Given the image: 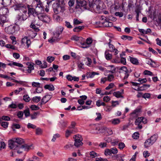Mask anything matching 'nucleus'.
Wrapping results in <instances>:
<instances>
[{
    "mask_svg": "<svg viewBox=\"0 0 161 161\" xmlns=\"http://www.w3.org/2000/svg\"><path fill=\"white\" fill-rule=\"evenodd\" d=\"M17 107V105L14 102H12V103L9 105L8 106V108H16Z\"/></svg>",
    "mask_w": 161,
    "mask_h": 161,
    "instance_id": "37998d69",
    "label": "nucleus"
},
{
    "mask_svg": "<svg viewBox=\"0 0 161 161\" xmlns=\"http://www.w3.org/2000/svg\"><path fill=\"white\" fill-rule=\"evenodd\" d=\"M141 111V109L139 108H136L132 113H131V115L135 116H137L138 115Z\"/></svg>",
    "mask_w": 161,
    "mask_h": 161,
    "instance_id": "c756f323",
    "label": "nucleus"
},
{
    "mask_svg": "<svg viewBox=\"0 0 161 161\" xmlns=\"http://www.w3.org/2000/svg\"><path fill=\"white\" fill-rule=\"evenodd\" d=\"M28 161H40V159L37 157L33 156L32 157L28 159Z\"/></svg>",
    "mask_w": 161,
    "mask_h": 161,
    "instance_id": "c9c22d12",
    "label": "nucleus"
},
{
    "mask_svg": "<svg viewBox=\"0 0 161 161\" xmlns=\"http://www.w3.org/2000/svg\"><path fill=\"white\" fill-rule=\"evenodd\" d=\"M60 9V11L61 12H63L65 10L64 7H58V8L55 9L54 10V13L57 14L58 13Z\"/></svg>",
    "mask_w": 161,
    "mask_h": 161,
    "instance_id": "a19ab883",
    "label": "nucleus"
},
{
    "mask_svg": "<svg viewBox=\"0 0 161 161\" xmlns=\"http://www.w3.org/2000/svg\"><path fill=\"white\" fill-rule=\"evenodd\" d=\"M12 138L17 145H21L24 142V139L20 138L15 137Z\"/></svg>",
    "mask_w": 161,
    "mask_h": 161,
    "instance_id": "412c9836",
    "label": "nucleus"
},
{
    "mask_svg": "<svg viewBox=\"0 0 161 161\" xmlns=\"http://www.w3.org/2000/svg\"><path fill=\"white\" fill-rule=\"evenodd\" d=\"M99 73L95 72H87L86 74V76L87 78H92L96 75H99Z\"/></svg>",
    "mask_w": 161,
    "mask_h": 161,
    "instance_id": "f3484780",
    "label": "nucleus"
},
{
    "mask_svg": "<svg viewBox=\"0 0 161 161\" xmlns=\"http://www.w3.org/2000/svg\"><path fill=\"white\" fill-rule=\"evenodd\" d=\"M23 146L25 151H28L29 150L33 149L34 148V147L32 145H28L26 144H25L23 145Z\"/></svg>",
    "mask_w": 161,
    "mask_h": 161,
    "instance_id": "b1692460",
    "label": "nucleus"
},
{
    "mask_svg": "<svg viewBox=\"0 0 161 161\" xmlns=\"http://www.w3.org/2000/svg\"><path fill=\"white\" fill-rule=\"evenodd\" d=\"M41 13L38 15V19L40 20L47 23L49 22L50 21V17L47 15L43 14Z\"/></svg>",
    "mask_w": 161,
    "mask_h": 161,
    "instance_id": "6e6552de",
    "label": "nucleus"
},
{
    "mask_svg": "<svg viewBox=\"0 0 161 161\" xmlns=\"http://www.w3.org/2000/svg\"><path fill=\"white\" fill-rule=\"evenodd\" d=\"M21 43L24 45L26 44L27 47L28 48L31 45V41L27 37H25L22 39Z\"/></svg>",
    "mask_w": 161,
    "mask_h": 161,
    "instance_id": "4468645a",
    "label": "nucleus"
},
{
    "mask_svg": "<svg viewBox=\"0 0 161 161\" xmlns=\"http://www.w3.org/2000/svg\"><path fill=\"white\" fill-rule=\"evenodd\" d=\"M104 109L105 111L106 112H110L112 110V108L111 106H106L104 108Z\"/></svg>",
    "mask_w": 161,
    "mask_h": 161,
    "instance_id": "774afa93",
    "label": "nucleus"
},
{
    "mask_svg": "<svg viewBox=\"0 0 161 161\" xmlns=\"http://www.w3.org/2000/svg\"><path fill=\"white\" fill-rule=\"evenodd\" d=\"M28 14L29 16L31 15H36L38 16L40 14L43 13L44 12V8L41 5L39 4H38L36 7V11L35 9L30 6L28 7Z\"/></svg>",
    "mask_w": 161,
    "mask_h": 161,
    "instance_id": "f03ea898",
    "label": "nucleus"
},
{
    "mask_svg": "<svg viewBox=\"0 0 161 161\" xmlns=\"http://www.w3.org/2000/svg\"><path fill=\"white\" fill-rule=\"evenodd\" d=\"M14 151H16L17 153L18 154H21L24 151H25L23 145L21 146H19V147H18L17 149Z\"/></svg>",
    "mask_w": 161,
    "mask_h": 161,
    "instance_id": "c85d7f7f",
    "label": "nucleus"
},
{
    "mask_svg": "<svg viewBox=\"0 0 161 161\" xmlns=\"http://www.w3.org/2000/svg\"><path fill=\"white\" fill-rule=\"evenodd\" d=\"M51 98V97L50 95H47L44 96L42 100L40 105L46 103Z\"/></svg>",
    "mask_w": 161,
    "mask_h": 161,
    "instance_id": "dca6fc26",
    "label": "nucleus"
},
{
    "mask_svg": "<svg viewBox=\"0 0 161 161\" xmlns=\"http://www.w3.org/2000/svg\"><path fill=\"white\" fill-rule=\"evenodd\" d=\"M122 38L124 40L130 41L132 40L133 37L131 36L124 35L122 36Z\"/></svg>",
    "mask_w": 161,
    "mask_h": 161,
    "instance_id": "c03bdc74",
    "label": "nucleus"
},
{
    "mask_svg": "<svg viewBox=\"0 0 161 161\" xmlns=\"http://www.w3.org/2000/svg\"><path fill=\"white\" fill-rule=\"evenodd\" d=\"M130 61L133 64L138 65L139 64V62L137 58L129 56L128 58Z\"/></svg>",
    "mask_w": 161,
    "mask_h": 161,
    "instance_id": "a211bd4d",
    "label": "nucleus"
},
{
    "mask_svg": "<svg viewBox=\"0 0 161 161\" xmlns=\"http://www.w3.org/2000/svg\"><path fill=\"white\" fill-rule=\"evenodd\" d=\"M105 55L106 59L108 60H110L112 58V54L110 53L108 51L105 52Z\"/></svg>",
    "mask_w": 161,
    "mask_h": 161,
    "instance_id": "473e14b6",
    "label": "nucleus"
},
{
    "mask_svg": "<svg viewBox=\"0 0 161 161\" xmlns=\"http://www.w3.org/2000/svg\"><path fill=\"white\" fill-rule=\"evenodd\" d=\"M104 154L106 156L111 155L110 149L108 148L106 149L104 151Z\"/></svg>",
    "mask_w": 161,
    "mask_h": 161,
    "instance_id": "603ef678",
    "label": "nucleus"
},
{
    "mask_svg": "<svg viewBox=\"0 0 161 161\" xmlns=\"http://www.w3.org/2000/svg\"><path fill=\"white\" fill-rule=\"evenodd\" d=\"M8 9L5 8H1L0 10V22L4 23L5 22L6 17L5 16V14L8 12Z\"/></svg>",
    "mask_w": 161,
    "mask_h": 161,
    "instance_id": "39448f33",
    "label": "nucleus"
},
{
    "mask_svg": "<svg viewBox=\"0 0 161 161\" xmlns=\"http://www.w3.org/2000/svg\"><path fill=\"white\" fill-rule=\"evenodd\" d=\"M158 138V135L157 134H154L149 139L153 144L157 140Z\"/></svg>",
    "mask_w": 161,
    "mask_h": 161,
    "instance_id": "2f4dec72",
    "label": "nucleus"
},
{
    "mask_svg": "<svg viewBox=\"0 0 161 161\" xmlns=\"http://www.w3.org/2000/svg\"><path fill=\"white\" fill-rule=\"evenodd\" d=\"M44 88L48 89L49 91H53L54 90V87L53 85H46L44 86Z\"/></svg>",
    "mask_w": 161,
    "mask_h": 161,
    "instance_id": "7c9ffc66",
    "label": "nucleus"
},
{
    "mask_svg": "<svg viewBox=\"0 0 161 161\" xmlns=\"http://www.w3.org/2000/svg\"><path fill=\"white\" fill-rule=\"evenodd\" d=\"M73 130H67L65 131V136L66 138L68 137L72 133Z\"/></svg>",
    "mask_w": 161,
    "mask_h": 161,
    "instance_id": "58836bf2",
    "label": "nucleus"
},
{
    "mask_svg": "<svg viewBox=\"0 0 161 161\" xmlns=\"http://www.w3.org/2000/svg\"><path fill=\"white\" fill-rule=\"evenodd\" d=\"M120 69L122 71V72L123 73V74L125 73L126 72L128 73L129 72L127 68L125 66L121 67Z\"/></svg>",
    "mask_w": 161,
    "mask_h": 161,
    "instance_id": "de8ad7c7",
    "label": "nucleus"
},
{
    "mask_svg": "<svg viewBox=\"0 0 161 161\" xmlns=\"http://www.w3.org/2000/svg\"><path fill=\"white\" fill-rule=\"evenodd\" d=\"M103 4V2L100 0H96L92 4H89L92 10L96 13H101L103 9L102 6Z\"/></svg>",
    "mask_w": 161,
    "mask_h": 161,
    "instance_id": "f257e3e1",
    "label": "nucleus"
},
{
    "mask_svg": "<svg viewBox=\"0 0 161 161\" xmlns=\"http://www.w3.org/2000/svg\"><path fill=\"white\" fill-rule=\"evenodd\" d=\"M100 131L101 133H105L108 135H111L113 134V132L111 128L107 127L104 126L101 127Z\"/></svg>",
    "mask_w": 161,
    "mask_h": 161,
    "instance_id": "0eeeda50",
    "label": "nucleus"
},
{
    "mask_svg": "<svg viewBox=\"0 0 161 161\" xmlns=\"http://www.w3.org/2000/svg\"><path fill=\"white\" fill-rule=\"evenodd\" d=\"M110 149L111 155L112 154H116L118 152V149L115 147L111 148Z\"/></svg>",
    "mask_w": 161,
    "mask_h": 161,
    "instance_id": "ea45409f",
    "label": "nucleus"
},
{
    "mask_svg": "<svg viewBox=\"0 0 161 161\" xmlns=\"http://www.w3.org/2000/svg\"><path fill=\"white\" fill-rule=\"evenodd\" d=\"M77 3L79 7H85L86 5V2L84 0H77Z\"/></svg>",
    "mask_w": 161,
    "mask_h": 161,
    "instance_id": "aec40b11",
    "label": "nucleus"
},
{
    "mask_svg": "<svg viewBox=\"0 0 161 161\" xmlns=\"http://www.w3.org/2000/svg\"><path fill=\"white\" fill-rule=\"evenodd\" d=\"M81 47L84 48H87L89 47V46L86 44V42H82V40L80 42Z\"/></svg>",
    "mask_w": 161,
    "mask_h": 161,
    "instance_id": "09e8293b",
    "label": "nucleus"
},
{
    "mask_svg": "<svg viewBox=\"0 0 161 161\" xmlns=\"http://www.w3.org/2000/svg\"><path fill=\"white\" fill-rule=\"evenodd\" d=\"M60 136V135L58 134L57 133L55 134H54L53 136V138L52 139V141L53 142H55L56 140V139L57 138L59 137Z\"/></svg>",
    "mask_w": 161,
    "mask_h": 161,
    "instance_id": "8fccbe9b",
    "label": "nucleus"
},
{
    "mask_svg": "<svg viewBox=\"0 0 161 161\" xmlns=\"http://www.w3.org/2000/svg\"><path fill=\"white\" fill-rule=\"evenodd\" d=\"M19 146L15 142L13 138L8 141V147L14 151L17 149L19 147Z\"/></svg>",
    "mask_w": 161,
    "mask_h": 161,
    "instance_id": "1a4fd4ad",
    "label": "nucleus"
},
{
    "mask_svg": "<svg viewBox=\"0 0 161 161\" xmlns=\"http://www.w3.org/2000/svg\"><path fill=\"white\" fill-rule=\"evenodd\" d=\"M41 99L40 97L35 96L32 98V101L35 103H38Z\"/></svg>",
    "mask_w": 161,
    "mask_h": 161,
    "instance_id": "79ce46f5",
    "label": "nucleus"
},
{
    "mask_svg": "<svg viewBox=\"0 0 161 161\" xmlns=\"http://www.w3.org/2000/svg\"><path fill=\"white\" fill-rule=\"evenodd\" d=\"M107 67L108 69V71L109 72H110L112 74L115 73L116 69L114 66L111 65L107 66Z\"/></svg>",
    "mask_w": 161,
    "mask_h": 161,
    "instance_id": "4be33fe9",
    "label": "nucleus"
},
{
    "mask_svg": "<svg viewBox=\"0 0 161 161\" xmlns=\"http://www.w3.org/2000/svg\"><path fill=\"white\" fill-rule=\"evenodd\" d=\"M108 45L109 51L111 52H114L115 55H116L118 54L119 52L115 48L113 44H111L110 42H109L108 43Z\"/></svg>",
    "mask_w": 161,
    "mask_h": 161,
    "instance_id": "2eb2a0df",
    "label": "nucleus"
},
{
    "mask_svg": "<svg viewBox=\"0 0 161 161\" xmlns=\"http://www.w3.org/2000/svg\"><path fill=\"white\" fill-rule=\"evenodd\" d=\"M110 122L112 124L115 125L119 124L120 120L119 119L116 118L112 119L110 121Z\"/></svg>",
    "mask_w": 161,
    "mask_h": 161,
    "instance_id": "cd10ccee",
    "label": "nucleus"
},
{
    "mask_svg": "<svg viewBox=\"0 0 161 161\" xmlns=\"http://www.w3.org/2000/svg\"><path fill=\"white\" fill-rule=\"evenodd\" d=\"M74 138L75 141L74 145L76 147H79L82 145V143L81 141L82 139L80 135H75L74 137Z\"/></svg>",
    "mask_w": 161,
    "mask_h": 161,
    "instance_id": "9d476101",
    "label": "nucleus"
},
{
    "mask_svg": "<svg viewBox=\"0 0 161 161\" xmlns=\"http://www.w3.org/2000/svg\"><path fill=\"white\" fill-rule=\"evenodd\" d=\"M153 143L151 141L148 139L144 142V146L145 147H148L152 146Z\"/></svg>",
    "mask_w": 161,
    "mask_h": 161,
    "instance_id": "bb28decb",
    "label": "nucleus"
},
{
    "mask_svg": "<svg viewBox=\"0 0 161 161\" xmlns=\"http://www.w3.org/2000/svg\"><path fill=\"white\" fill-rule=\"evenodd\" d=\"M30 108L32 110H37L39 109V108L38 106L35 105H31Z\"/></svg>",
    "mask_w": 161,
    "mask_h": 161,
    "instance_id": "338daca9",
    "label": "nucleus"
},
{
    "mask_svg": "<svg viewBox=\"0 0 161 161\" xmlns=\"http://www.w3.org/2000/svg\"><path fill=\"white\" fill-rule=\"evenodd\" d=\"M138 31L140 33L143 34H148L151 32V30L149 28L147 29V30L143 29H139Z\"/></svg>",
    "mask_w": 161,
    "mask_h": 161,
    "instance_id": "393cba45",
    "label": "nucleus"
},
{
    "mask_svg": "<svg viewBox=\"0 0 161 161\" xmlns=\"http://www.w3.org/2000/svg\"><path fill=\"white\" fill-rule=\"evenodd\" d=\"M150 85L149 84H144L142 86L140 87V91H143L146 90L148 88L150 87Z\"/></svg>",
    "mask_w": 161,
    "mask_h": 161,
    "instance_id": "4c0bfd02",
    "label": "nucleus"
},
{
    "mask_svg": "<svg viewBox=\"0 0 161 161\" xmlns=\"http://www.w3.org/2000/svg\"><path fill=\"white\" fill-rule=\"evenodd\" d=\"M32 86L34 87H38L40 86V84L38 82H32Z\"/></svg>",
    "mask_w": 161,
    "mask_h": 161,
    "instance_id": "bf43d9fd",
    "label": "nucleus"
},
{
    "mask_svg": "<svg viewBox=\"0 0 161 161\" xmlns=\"http://www.w3.org/2000/svg\"><path fill=\"white\" fill-rule=\"evenodd\" d=\"M96 114L97 115V117L95 118V120L96 121L100 120L102 119V117L100 113H96Z\"/></svg>",
    "mask_w": 161,
    "mask_h": 161,
    "instance_id": "864d4df0",
    "label": "nucleus"
},
{
    "mask_svg": "<svg viewBox=\"0 0 161 161\" xmlns=\"http://www.w3.org/2000/svg\"><path fill=\"white\" fill-rule=\"evenodd\" d=\"M82 22L78 20L77 19H74L73 20V24L74 25H78L81 24Z\"/></svg>",
    "mask_w": 161,
    "mask_h": 161,
    "instance_id": "680f3d73",
    "label": "nucleus"
},
{
    "mask_svg": "<svg viewBox=\"0 0 161 161\" xmlns=\"http://www.w3.org/2000/svg\"><path fill=\"white\" fill-rule=\"evenodd\" d=\"M143 154V156L146 158L148 157L150 155V153L147 151H144Z\"/></svg>",
    "mask_w": 161,
    "mask_h": 161,
    "instance_id": "6e6d98bb",
    "label": "nucleus"
},
{
    "mask_svg": "<svg viewBox=\"0 0 161 161\" xmlns=\"http://www.w3.org/2000/svg\"><path fill=\"white\" fill-rule=\"evenodd\" d=\"M26 64L28 66L27 71L28 73H30L31 72L32 70L34 69L33 63L28 62Z\"/></svg>",
    "mask_w": 161,
    "mask_h": 161,
    "instance_id": "6ab92c4d",
    "label": "nucleus"
},
{
    "mask_svg": "<svg viewBox=\"0 0 161 161\" xmlns=\"http://www.w3.org/2000/svg\"><path fill=\"white\" fill-rule=\"evenodd\" d=\"M33 23H35L34 22H32L31 23V24L30 25V27L31 28H32L36 32H37L39 31V28H38L34 24H33Z\"/></svg>",
    "mask_w": 161,
    "mask_h": 161,
    "instance_id": "72a5a7b5",
    "label": "nucleus"
},
{
    "mask_svg": "<svg viewBox=\"0 0 161 161\" xmlns=\"http://www.w3.org/2000/svg\"><path fill=\"white\" fill-rule=\"evenodd\" d=\"M86 156L90 158H94L98 156V154L93 151H91L89 153H86Z\"/></svg>",
    "mask_w": 161,
    "mask_h": 161,
    "instance_id": "ddd939ff",
    "label": "nucleus"
},
{
    "mask_svg": "<svg viewBox=\"0 0 161 161\" xmlns=\"http://www.w3.org/2000/svg\"><path fill=\"white\" fill-rule=\"evenodd\" d=\"M124 93V90L121 89L120 91H117L113 93V96L117 98H123V94Z\"/></svg>",
    "mask_w": 161,
    "mask_h": 161,
    "instance_id": "9b49d317",
    "label": "nucleus"
},
{
    "mask_svg": "<svg viewBox=\"0 0 161 161\" xmlns=\"http://www.w3.org/2000/svg\"><path fill=\"white\" fill-rule=\"evenodd\" d=\"M114 86V83H110L108 85V86L105 88V89L106 90H109L113 88Z\"/></svg>",
    "mask_w": 161,
    "mask_h": 161,
    "instance_id": "3c124183",
    "label": "nucleus"
},
{
    "mask_svg": "<svg viewBox=\"0 0 161 161\" xmlns=\"http://www.w3.org/2000/svg\"><path fill=\"white\" fill-rule=\"evenodd\" d=\"M10 38L12 40V43L14 45L16 44V37L15 36H11L10 37Z\"/></svg>",
    "mask_w": 161,
    "mask_h": 161,
    "instance_id": "5fc2aeb1",
    "label": "nucleus"
},
{
    "mask_svg": "<svg viewBox=\"0 0 161 161\" xmlns=\"http://www.w3.org/2000/svg\"><path fill=\"white\" fill-rule=\"evenodd\" d=\"M8 123L7 122H3L1 123V125L5 128L8 127Z\"/></svg>",
    "mask_w": 161,
    "mask_h": 161,
    "instance_id": "4d7b16f0",
    "label": "nucleus"
},
{
    "mask_svg": "<svg viewBox=\"0 0 161 161\" xmlns=\"http://www.w3.org/2000/svg\"><path fill=\"white\" fill-rule=\"evenodd\" d=\"M24 113L25 114V115L26 117L29 116L30 115V113L29 109L27 108L24 111Z\"/></svg>",
    "mask_w": 161,
    "mask_h": 161,
    "instance_id": "052dcab7",
    "label": "nucleus"
},
{
    "mask_svg": "<svg viewBox=\"0 0 161 161\" xmlns=\"http://www.w3.org/2000/svg\"><path fill=\"white\" fill-rule=\"evenodd\" d=\"M142 122L143 124H145L147 123V121L146 118L142 117L137 118L135 121V124L136 125H137L136 128V129H141L142 126L141 123Z\"/></svg>",
    "mask_w": 161,
    "mask_h": 161,
    "instance_id": "20e7f679",
    "label": "nucleus"
},
{
    "mask_svg": "<svg viewBox=\"0 0 161 161\" xmlns=\"http://www.w3.org/2000/svg\"><path fill=\"white\" fill-rule=\"evenodd\" d=\"M90 131L91 133L93 134H98L101 133L100 129L101 127H99L96 125L92 124L90 125Z\"/></svg>",
    "mask_w": 161,
    "mask_h": 161,
    "instance_id": "423d86ee",
    "label": "nucleus"
},
{
    "mask_svg": "<svg viewBox=\"0 0 161 161\" xmlns=\"http://www.w3.org/2000/svg\"><path fill=\"white\" fill-rule=\"evenodd\" d=\"M39 114L38 112H35L33 114L31 115V119H33L36 118L37 115Z\"/></svg>",
    "mask_w": 161,
    "mask_h": 161,
    "instance_id": "69168bd1",
    "label": "nucleus"
},
{
    "mask_svg": "<svg viewBox=\"0 0 161 161\" xmlns=\"http://www.w3.org/2000/svg\"><path fill=\"white\" fill-rule=\"evenodd\" d=\"M103 25L104 27H111L113 26V23L105 19L103 22H101Z\"/></svg>",
    "mask_w": 161,
    "mask_h": 161,
    "instance_id": "5701e85b",
    "label": "nucleus"
},
{
    "mask_svg": "<svg viewBox=\"0 0 161 161\" xmlns=\"http://www.w3.org/2000/svg\"><path fill=\"white\" fill-rule=\"evenodd\" d=\"M84 28V26H79L76 27L73 29L74 31L75 32H79Z\"/></svg>",
    "mask_w": 161,
    "mask_h": 161,
    "instance_id": "e433bc0d",
    "label": "nucleus"
},
{
    "mask_svg": "<svg viewBox=\"0 0 161 161\" xmlns=\"http://www.w3.org/2000/svg\"><path fill=\"white\" fill-rule=\"evenodd\" d=\"M107 80L111 82L114 81V76L112 74L109 75L107 77Z\"/></svg>",
    "mask_w": 161,
    "mask_h": 161,
    "instance_id": "f704fd0d",
    "label": "nucleus"
},
{
    "mask_svg": "<svg viewBox=\"0 0 161 161\" xmlns=\"http://www.w3.org/2000/svg\"><path fill=\"white\" fill-rule=\"evenodd\" d=\"M143 74L145 75L150 76H153L154 75L152 72L148 70H145L143 72Z\"/></svg>",
    "mask_w": 161,
    "mask_h": 161,
    "instance_id": "a18cd8bd",
    "label": "nucleus"
},
{
    "mask_svg": "<svg viewBox=\"0 0 161 161\" xmlns=\"http://www.w3.org/2000/svg\"><path fill=\"white\" fill-rule=\"evenodd\" d=\"M42 132V130L39 128H38L36 130V134L37 135H41Z\"/></svg>",
    "mask_w": 161,
    "mask_h": 161,
    "instance_id": "0e129e2a",
    "label": "nucleus"
},
{
    "mask_svg": "<svg viewBox=\"0 0 161 161\" xmlns=\"http://www.w3.org/2000/svg\"><path fill=\"white\" fill-rule=\"evenodd\" d=\"M71 39L72 40H74L76 42L79 41V42H80L82 40L83 38L81 37H78L75 35H74L71 37Z\"/></svg>",
    "mask_w": 161,
    "mask_h": 161,
    "instance_id": "a878e982",
    "label": "nucleus"
},
{
    "mask_svg": "<svg viewBox=\"0 0 161 161\" xmlns=\"http://www.w3.org/2000/svg\"><path fill=\"white\" fill-rule=\"evenodd\" d=\"M63 30L64 28L63 27H59L58 31H56L55 33L54 34V36L49 39L48 41L50 43H52L58 42L60 40V39L58 38L59 35L62 33Z\"/></svg>",
    "mask_w": 161,
    "mask_h": 161,
    "instance_id": "7ed1b4c3",
    "label": "nucleus"
},
{
    "mask_svg": "<svg viewBox=\"0 0 161 161\" xmlns=\"http://www.w3.org/2000/svg\"><path fill=\"white\" fill-rule=\"evenodd\" d=\"M15 27L14 26L11 25L5 28V31L9 34H12L15 31Z\"/></svg>",
    "mask_w": 161,
    "mask_h": 161,
    "instance_id": "f8f14e48",
    "label": "nucleus"
},
{
    "mask_svg": "<svg viewBox=\"0 0 161 161\" xmlns=\"http://www.w3.org/2000/svg\"><path fill=\"white\" fill-rule=\"evenodd\" d=\"M146 62L148 64L152 66L153 62L152 60L150 58H147L146 59Z\"/></svg>",
    "mask_w": 161,
    "mask_h": 161,
    "instance_id": "49530a36",
    "label": "nucleus"
},
{
    "mask_svg": "<svg viewBox=\"0 0 161 161\" xmlns=\"http://www.w3.org/2000/svg\"><path fill=\"white\" fill-rule=\"evenodd\" d=\"M115 158L117 161H124L122 156L119 154L115 156Z\"/></svg>",
    "mask_w": 161,
    "mask_h": 161,
    "instance_id": "e2e57ef3",
    "label": "nucleus"
},
{
    "mask_svg": "<svg viewBox=\"0 0 161 161\" xmlns=\"http://www.w3.org/2000/svg\"><path fill=\"white\" fill-rule=\"evenodd\" d=\"M119 101H112V106L114 107H116V106L119 105Z\"/></svg>",
    "mask_w": 161,
    "mask_h": 161,
    "instance_id": "13d9d810",
    "label": "nucleus"
}]
</instances>
